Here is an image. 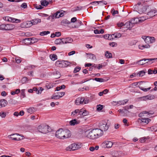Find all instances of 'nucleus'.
<instances>
[{
	"mask_svg": "<svg viewBox=\"0 0 157 157\" xmlns=\"http://www.w3.org/2000/svg\"><path fill=\"white\" fill-rule=\"evenodd\" d=\"M69 23V21L66 19L63 20L61 22V24L62 25H64L65 24H68Z\"/></svg>",
	"mask_w": 157,
	"mask_h": 157,
	"instance_id": "obj_41",
	"label": "nucleus"
},
{
	"mask_svg": "<svg viewBox=\"0 0 157 157\" xmlns=\"http://www.w3.org/2000/svg\"><path fill=\"white\" fill-rule=\"evenodd\" d=\"M70 64V63L67 61H57L56 63V66L62 67H67Z\"/></svg>",
	"mask_w": 157,
	"mask_h": 157,
	"instance_id": "obj_4",
	"label": "nucleus"
},
{
	"mask_svg": "<svg viewBox=\"0 0 157 157\" xmlns=\"http://www.w3.org/2000/svg\"><path fill=\"white\" fill-rule=\"evenodd\" d=\"M124 25L126 27L128 28H132L133 26L132 24H131L130 21L126 22L124 24Z\"/></svg>",
	"mask_w": 157,
	"mask_h": 157,
	"instance_id": "obj_23",
	"label": "nucleus"
},
{
	"mask_svg": "<svg viewBox=\"0 0 157 157\" xmlns=\"http://www.w3.org/2000/svg\"><path fill=\"white\" fill-rule=\"evenodd\" d=\"M53 74L56 76V78H59L60 77V72L58 71H54L53 72Z\"/></svg>",
	"mask_w": 157,
	"mask_h": 157,
	"instance_id": "obj_28",
	"label": "nucleus"
},
{
	"mask_svg": "<svg viewBox=\"0 0 157 157\" xmlns=\"http://www.w3.org/2000/svg\"><path fill=\"white\" fill-rule=\"evenodd\" d=\"M147 113H148V114H150L148 112H147L146 111H144L143 112L139 114V116L141 117L142 116H144V114Z\"/></svg>",
	"mask_w": 157,
	"mask_h": 157,
	"instance_id": "obj_57",
	"label": "nucleus"
},
{
	"mask_svg": "<svg viewBox=\"0 0 157 157\" xmlns=\"http://www.w3.org/2000/svg\"><path fill=\"white\" fill-rule=\"evenodd\" d=\"M148 128V130L151 131L156 132L157 131V126L156 125L153 126Z\"/></svg>",
	"mask_w": 157,
	"mask_h": 157,
	"instance_id": "obj_29",
	"label": "nucleus"
},
{
	"mask_svg": "<svg viewBox=\"0 0 157 157\" xmlns=\"http://www.w3.org/2000/svg\"><path fill=\"white\" fill-rule=\"evenodd\" d=\"M144 41L147 44L149 43H152L155 41V39L154 37L147 36L144 39Z\"/></svg>",
	"mask_w": 157,
	"mask_h": 157,
	"instance_id": "obj_9",
	"label": "nucleus"
},
{
	"mask_svg": "<svg viewBox=\"0 0 157 157\" xmlns=\"http://www.w3.org/2000/svg\"><path fill=\"white\" fill-rule=\"evenodd\" d=\"M103 132L98 128H95L91 131L87 135V137L92 139H95L102 136Z\"/></svg>",
	"mask_w": 157,
	"mask_h": 157,
	"instance_id": "obj_1",
	"label": "nucleus"
},
{
	"mask_svg": "<svg viewBox=\"0 0 157 157\" xmlns=\"http://www.w3.org/2000/svg\"><path fill=\"white\" fill-rule=\"evenodd\" d=\"M0 102L2 108L6 106L7 104V101L4 99L1 100L0 101Z\"/></svg>",
	"mask_w": 157,
	"mask_h": 157,
	"instance_id": "obj_19",
	"label": "nucleus"
},
{
	"mask_svg": "<svg viewBox=\"0 0 157 157\" xmlns=\"http://www.w3.org/2000/svg\"><path fill=\"white\" fill-rule=\"evenodd\" d=\"M138 87L140 89L144 91V92H147L151 88V87H149L147 88H144L142 87L141 86H138Z\"/></svg>",
	"mask_w": 157,
	"mask_h": 157,
	"instance_id": "obj_42",
	"label": "nucleus"
},
{
	"mask_svg": "<svg viewBox=\"0 0 157 157\" xmlns=\"http://www.w3.org/2000/svg\"><path fill=\"white\" fill-rule=\"evenodd\" d=\"M157 60V58L143 59L139 60L136 62V63L138 65H142L145 64H151L154 62L155 61Z\"/></svg>",
	"mask_w": 157,
	"mask_h": 157,
	"instance_id": "obj_2",
	"label": "nucleus"
},
{
	"mask_svg": "<svg viewBox=\"0 0 157 157\" xmlns=\"http://www.w3.org/2000/svg\"><path fill=\"white\" fill-rule=\"evenodd\" d=\"M88 57L89 59L92 60H96V59L95 55L91 53L88 54Z\"/></svg>",
	"mask_w": 157,
	"mask_h": 157,
	"instance_id": "obj_25",
	"label": "nucleus"
},
{
	"mask_svg": "<svg viewBox=\"0 0 157 157\" xmlns=\"http://www.w3.org/2000/svg\"><path fill=\"white\" fill-rule=\"evenodd\" d=\"M27 25H28L27 27H30L31 26H32L33 25V23L32 22V21L31 20V21H27Z\"/></svg>",
	"mask_w": 157,
	"mask_h": 157,
	"instance_id": "obj_56",
	"label": "nucleus"
},
{
	"mask_svg": "<svg viewBox=\"0 0 157 157\" xmlns=\"http://www.w3.org/2000/svg\"><path fill=\"white\" fill-rule=\"evenodd\" d=\"M99 127L100 128L99 129L103 132V131H105L107 130L109 128V126L107 125L106 122H105L104 123H100L99 124Z\"/></svg>",
	"mask_w": 157,
	"mask_h": 157,
	"instance_id": "obj_7",
	"label": "nucleus"
},
{
	"mask_svg": "<svg viewBox=\"0 0 157 157\" xmlns=\"http://www.w3.org/2000/svg\"><path fill=\"white\" fill-rule=\"evenodd\" d=\"M115 34H113L112 35H109V40H113L114 38Z\"/></svg>",
	"mask_w": 157,
	"mask_h": 157,
	"instance_id": "obj_60",
	"label": "nucleus"
},
{
	"mask_svg": "<svg viewBox=\"0 0 157 157\" xmlns=\"http://www.w3.org/2000/svg\"><path fill=\"white\" fill-rule=\"evenodd\" d=\"M94 80L99 82H102L105 81V80L104 79L101 78H95Z\"/></svg>",
	"mask_w": 157,
	"mask_h": 157,
	"instance_id": "obj_39",
	"label": "nucleus"
},
{
	"mask_svg": "<svg viewBox=\"0 0 157 157\" xmlns=\"http://www.w3.org/2000/svg\"><path fill=\"white\" fill-rule=\"evenodd\" d=\"M147 137H144L142 138H141L140 139V141L141 143H143L146 142V140H147Z\"/></svg>",
	"mask_w": 157,
	"mask_h": 157,
	"instance_id": "obj_47",
	"label": "nucleus"
},
{
	"mask_svg": "<svg viewBox=\"0 0 157 157\" xmlns=\"http://www.w3.org/2000/svg\"><path fill=\"white\" fill-rule=\"evenodd\" d=\"M73 41V40L71 37L63 38V44H70Z\"/></svg>",
	"mask_w": 157,
	"mask_h": 157,
	"instance_id": "obj_12",
	"label": "nucleus"
},
{
	"mask_svg": "<svg viewBox=\"0 0 157 157\" xmlns=\"http://www.w3.org/2000/svg\"><path fill=\"white\" fill-rule=\"evenodd\" d=\"M150 47V46L148 44L145 45H139V48L141 49H143L144 48H148Z\"/></svg>",
	"mask_w": 157,
	"mask_h": 157,
	"instance_id": "obj_32",
	"label": "nucleus"
},
{
	"mask_svg": "<svg viewBox=\"0 0 157 157\" xmlns=\"http://www.w3.org/2000/svg\"><path fill=\"white\" fill-rule=\"evenodd\" d=\"M71 132L68 129H65L63 139L68 138L71 137Z\"/></svg>",
	"mask_w": 157,
	"mask_h": 157,
	"instance_id": "obj_13",
	"label": "nucleus"
},
{
	"mask_svg": "<svg viewBox=\"0 0 157 157\" xmlns=\"http://www.w3.org/2000/svg\"><path fill=\"white\" fill-rule=\"evenodd\" d=\"M57 94V95H60L61 96H62V97L64 96V95L65 94V93L64 92H59L56 93H55V94Z\"/></svg>",
	"mask_w": 157,
	"mask_h": 157,
	"instance_id": "obj_59",
	"label": "nucleus"
},
{
	"mask_svg": "<svg viewBox=\"0 0 157 157\" xmlns=\"http://www.w3.org/2000/svg\"><path fill=\"white\" fill-rule=\"evenodd\" d=\"M39 88V90H38V89L37 92H36V94H40L41 93L42 91L44 90V89L42 87H40Z\"/></svg>",
	"mask_w": 157,
	"mask_h": 157,
	"instance_id": "obj_53",
	"label": "nucleus"
},
{
	"mask_svg": "<svg viewBox=\"0 0 157 157\" xmlns=\"http://www.w3.org/2000/svg\"><path fill=\"white\" fill-rule=\"evenodd\" d=\"M103 144L106 146L107 148H110L112 147L113 144L110 141H106L103 143Z\"/></svg>",
	"mask_w": 157,
	"mask_h": 157,
	"instance_id": "obj_15",
	"label": "nucleus"
},
{
	"mask_svg": "<svg viewBox=\"0 0 157 157\" xmlns=\"http://www.w3.org/2000/svg\"><path fill=\"white\" fill-rule=\"evenodd\" d=\"M6 30H11L13 29L15 26L11 24H8L6 25Z\"/></svg>",
	"mask_w": 157,
	"mask_h": 157,
	"instance_id": "obj_18",
	"label": "nucleus"
},
{
	"mask_svg": "<svg viewBox=\"0 0 157 157\" xmlns=\"http://www.w3.org/2000/svg\"><path fill=\"white\" fill-rule=\"evenodd\" d=\"M37 129L38 131L43 133H46L51 131L50 128L46 124H41L38 126Z\"/></svg>",
	"mask_w": 157,
	"mask_h": 157,
	"instance_id": "obj_3",
	"label": "nucleus"
},
{
	"mask_svg": "<svg viewBox=\"0 0 157 157\" xmlns=\"http://www.w3.org/2000/svg\"><path fill=\"white\" fill-rule=\"evenodd\" d=\"M80 115L79 116L77 117L78 119L79 118H83L84 116H87L89 114V112L83 109H80Z\"/></svg>",
	"mask_w": 157,
	"mask_h": 157,
	"instance_id": "obj_8",
	"label": "nucleus"
},
{
	"mask_svg": "<svg viewBox=\"0 0 157 157\" xmlns=\"http://www.w3.org/2000/svg\"><path fill=\"white\" fill-rule=\"evenodd\" d=\"M50 33V32L49 31H44L41 32L40 33V35L41 36H43L48 34H49Z\"/></svg>",
	"mask_w": 157,
	"mask_h": 157,
	"instance_id": "obj_38",
	"label": "nucleus"
},
{
	"mask_svg": "<svg viewBox=\"0 0 157 157\" xmlns=\"http://www.w3.org/2000/svg\"><path fill=\"white\" fill-rule=\"evenodd\" d=\"M83 8L82 6H78L76 7V9H75L73 10V11H79L82 9Z\"/></svg>",
	"mask_w": 157,
	"mask_h": 157,
	"instance_id": "obj_52",
	"label": "nucleus"
},
{
	"mask_svg": "<svg viewBox=\"0 0 157 157\" xmlns=\"http://www.w3.org/2000/svg\"><path fill=\"white\" fill-rule=\"evenodd\" d=\"M78 122L77 121L76 119L72 120L70 121L69 124L71 125H75L78 124Z\"/></svg>",
	"mask_w": 157,
	"mask_h": 157,
	"instance_id": "obj_24",
	"label": "nucleus"
},
{
	"mask_svg": "<svg viewBox=\"0 0 157 157\" xmlns=\"http://www.w3.org/2000/svg\"><path fill=\"white\" fill-rule=\"evenodd\" d=\"M21 7L22 8L25 9L27 8V5L26 3H23L22 5H21Z\"/></svg>",
	"mask_w": 157,
	"mask_h": 157,
	"instance_id": "obj_61",
	"label": "nucleus"
},
{
	"mask_svg": "<svg viewBox=\"0 0 157 157\" xmlns=\"http://www.w3.org/2000/svg\"><path fill=\"white\" fill-rule=\"evenodd\" d=\"M62 97V96L60 95H57L56 94H55V93L52 96V99H59V98Z\"/></svg>",
	"mask_w": 157,
	"mask_h": 157,
	"instance_id": "obj_30",
	"label": "nucleus"
},
{
	"mask_svg": "<svg viewBox=\"0 0 157 157\" xmlns=\"http://www.w3.org/2000/svg\"><path fill=\"white\" fill-rule=\"evenodd\" d=\"M151 121L150 119L148 118H142L141 121L144 123L148 124L149 123V121Z\"/></svg>",
	"mask_w": 157,
	"mask_h": 157,
	"instance_id": "obj_37",
	"label": "nucleus"
},
{
	"mask_svg": "<svg viewBox=\"0 0 157 157\" xmlns=\"http://www.w3.org/2000/svg\"><path fill=\"white\" fill-rule=\"evenodd\" d=\"M81 99L80 97H78L77 98L75 101V104L77 105H79L81 104V102L80 101V100Z\"/></svg>",
	"mask_w": 157,
	"mask_h": 157,
	"instance_id": "obj_40",
	"label": "nucleus"
},
{
	"mask_svg": "<svg viewBox=\"0 0 157 157\" xmlns=\"http://www.w3.org/2000/svg\"><path fill=\"white\" fill-rule=\"evenodd\" d=\"M19 136L18 134H13L10 135V138L14 140H20L21 139L18 137Z\"/></svg>",
	"mask_w": 157,
	"mask_h": 157,
	"instance_id": "obj_14",
	"label": "nucleus"
},
{
	"mask_svg": "<svg viewBox=\"0 0 157 157\" xmlns=\"http://www.w3.org/2000/svg\"><path fill=\"white\" fill-rule=\"evenodd\" d=\"M36 110V109L33 107H30L27 109V112L30 114L33 113Z\"/></svg>",
	"mask_w": 157,
	"mask_h": 157,
	"instance_id": "obj_21",
	"label": "nucleus"
},
{
	"mask_svg": "<svg viewBox=\"0 0 157 157\" xmlns=\"http://www.w3.org/2000/svg\"><path fill=\"white\" fill-rule=\"evenodd\" d=\"M41 4L42 6H46L49 4V2L46 0H44L41 1Z\"/></svg>",
	"mask_w": 157,
	"mask_h": 157,
	"instance_id": "obj_35",
	"label": "nucleus"
},
{
	"mask_svg": "<svg viewBox=\"0 0 157 157\" xmlns=\"http://www.w3.org/2000/svg\"><path fill=\"white\" fill-rule=\"evenodd\" d=\"M10 22H12L20 23L21 20L19 19H15L13 18L10 17Z\"/></svg>",
	"mask_w": 157,
	"mask_h": 157,
	"instance_id": "obj_26",
	"label": "nucleus"
},
{
	"mask_svg": "<svg viewBox=\"0 0 157 157\" xmlns=\"http://www.w3.org/2000/svg\"><path fill=\"white\" fill-rule=\"evenodd\" d=\"M64 130L60 128L57 130L56 133V136L59 139H63Z\"/></svg>",
	"mask_w": 157,
	"mask_h": 157,
	"instance_id": "obj_6",
	"label": "nucleus"
},
{
	"mask_svg": "<svg viewBox=\"0 0 157 157\" xmlns=\"http://www.w3.org/2000/svg\"><path fill=\"white\" fill-rule=\"evenodd\" d=\"M35 7L37 10H40L43 7L40 5L37 6L36 5L35 6Z\"/></svg>",
	"mask_w": 157,
	"mask_h": 157,
	"instance_id": "obj_63",
	"label": "nucleus"
},
{
	"mask_svg": "<svg viewBox=\"0 0 157 157\" xmlns=\"http://www.w3.org/2000/svg\"><path fill=\"white\" fill-rule=\"evenodd\" d=\"M128 99H125L123 100L118 101L117 103V104L119 105H124V104H126L128 102Z\"/></svg>",
	"mask_w": 157,
	"mask_h": 157,
	"instance_id": "obj_20",
	"label": "nucleus"
},
{
	"mask_svg": "<svg viewBox=\"0 0 157 157\" xmlns=\"http://www.w3.org/2000/svg\"><path fill=\"white\" fill-rule=\"evenodd\" d=\"M147 14L151 17H153L157 15V11L155 10H151L147 13Z\"/></svg>",
	"mask_w": 157,
	"mask_h": 157,
	"instance_id": "obj_16",
	"label": "nucleus"
},
{
	"mask_svg": "<svg viewBox=\"0 0 157 157\" xmlns=\"http://www.w3.org/2000/svg\"><path fill=\"white\" fill-rule=\"evenodd\" d=\"M114 34H115V35L114 36V38H119L121 37V35L120 33H114Z\"/></svg>",
	"mask_w": 157,
	"mask_h": 157,
	"instance_id": "obj_50",
	"label": "nucleus"
},
{
	"mask_svg": "<svg viewBox=\"0 0 157 157\" xmlns=\"http://www.w3.org/2000/svg\"><path fill=\"white\" fill-rule=\"evenodd\" d=\"M103 105H99L97 106V109L98 111H100L103 109Z\"/></svg>",
	"mask_w": 157,
	"mask_h": 157,
	"instance_id": "obj_46",
	"label": "nucleus"
},
{
	"mask_svg": "<svg viewBox=\"0 0 157 157\" xmlns=\"http://www.w3.org/2000/svg\"><path fill=\"white\" fill-rule=\"evenodd\" d=\"M33 25H35L41 22V19L39 18H36L32 20Z\"/></svg>",
	"mask_w": 157,
	"mask_h": 157,
	"instance_id": "obj_22",
	"label": "nucleus"
},
{
	"mask_svg": "<svg viewBox=\"0 0 157 157\" xmlns=\"http://www.w3.org/2000/svg\"><path fill=\"white\" fill-rule=\"evenodd\" d=\"M51 59L52 60H55L57 59V55L55 54H51L50 55Z\"/></svg>",
	"mask_w": 157,
	"mask_h": 157,
	"instance_id": "obj_34",
	"label": "nucleus"
},
{
	"mask_svg": "<svg viewBox=\"0 0 157 157\" xmlns=\"http://www.w3.org/2000/svg\"><path fill=\"white\" fill-rule=\"evenodd\" d=\"M25 89H22L21 90V94L23 96V98H24L25 97Z\"/></svg>",
	"mask_w": 157,
	"mask_h": 157,
	"instance_id": "obj_55",
	"label": "nucleus"
},
{
	"mask_svg": "<svg viewBox=\"0 0 157 157\" xmlns=\"http://www.w3.org/2000/svg\"><path fill=\"white\" fill-rule=\"evenodd\" d=\"M28 81V78L26 77H24L21 79V82L22 84H24L26 83Z\"/></svg>",
	"mask_w": 157,
	"mask_h": 157,
	"instance_id": "obj_33",
	"label": "nucleus"
},
{
	"mask_svg": "<svg viewBox=\"0 0 157 157\" xmlns=\"http://www.w3.org/2000/svg\"><path fill=\"white\" fill-rule=\"evenodd\" d=\"M6 115V113L5 112L2 111L0 112V116L2 118H5Z\"/></svg>",
	"mask_w": 157,
	"mask_h": 157,
	"instance_id": "obj_43",
	"label": "nucleus"
},
{
	"mask_svg": "<svg viewBox=\"0 0 157 157\" xmlns=\"http://www.w3.org/2000/svg\"><path fill=\"white\" fill-rule=\"evenodd\" d=\"M45 86L48 89H49L53 87V85L50 83H48L46 84Z\"/></svg>",
	"mask_w": 157,
	"mask_h": 157,
	"instance_id": "obj_44",
	"label": "nucleus"
},
{
	"mask_svg": "<svg viewBox=\"0 0 157 157\" xmlns=\"http://www.w3.org/2000/svg\"><path fill=\"white\" fill-rule=\"evenodd\" d=\"M81 147L80 146L75 143H73L67 147L66 148V150L67 151H75L79 149Z\"/></svg>",
	"mask_w": 157,
	"mask_h": 157,
	"instance_id": "obj_5",
	"label": "nucleus"
},
{
	"mask_svg": "<svg viewBox=\"0 0 157 157\" xmlns=\"http://www.w3.org/2000/svg\"><path fill=\"white\" fill-rule=\"evenodd\" d=\"M117 25L118 27H122L124 25V24L123 22H119L117 23Z\"/></svg>",
	"mask_w": 157,
	"mask_h": 157,
	"instance_id": "obj_54",
	"label": "nucleus"
},
{
	"mask_svg": "<svg viewBox=\"0 0 157 157\" xmlns=\"http://www.w3.org/2000/svg\"><path fill=\"white\" fill-rule=\"evenodd\" d=\"M81 69V67H76L74 69L73 71L74 73H75L78 72Z\"/></svg>",
	"mask_w": 157,
	"mask_h": 157,
	"instance_id": "obj_49",
	"label": "nucleus"
},
{
	"mask_svg": "<svg viewBox=\"0 0 157 157\" xmlns=\"http://www.w3.org/2000/svg\"><path fill=\"white\" fill-rule=\"evenodd\" d=\"M80 109H76L74 111H73L71 112V116L72 117H77L80 115Z\"/></svg>",
	"mask_w": 157,
	"mask_h": 157,
	"instance_id": "obj_11",
	"label": "nucleus"
},
{
	"mask_svg": "<svg viewBox=\"0 0 157 157\" xmlns=\"http://www.w3.org/2000/svg\"><path fill=\"white\" fill-rule=\"evenodd\" d=\"M103 37L105 39L109 40V34H106L103 36Z\"/></svg>",
	"mask_w": 157,
	"mask_h": 157,
	"instance_id": "obj_64",
	"label": "nucleus"
},
{
	"mask_svg": "<svg viewBox=\"0 0 157 157\" xmlns=\"http://www.w3.org/2000/svg\"><path fill=\"white\" fill-rule=\"evenodd\" d=\"M111 13L113 16H114L116 14L118 13V10H115L114 9H112L111 10Z\"/></svg>",
	"mask_w": 157,
	"mask_h": 157,
	"instance_id": "obj_48",
	"label": "nucleus"
},
{
	"mask_svg": "<svg viewBox=\"0 0 157 157\" xmlns=\"http://www.w3.org/2000/svg\"><path fill=\"white\" fill-rule=\"evenodd\" d=\"M105 56L107 58H110L112 57V54L111 53L109 52L108 51L106 52L105 54Z\"/></svg>",
	"mask_w": 157,
	"mask_h": 157,
	"instance_id": "obj_31",
	"label": "nucleus"
},
{
	"mask_svg": "<svg viewBox=\"0 0 157 157\" xmlns=\"http://www.w3.org/2000/svg\"><path fill=\"white\" fill-rule=\"evenodd\" d=\"M145 73V72L144 71H141L138 73L137 75H138L139 76L142 77L144 75Z\"/></svg>",
	"mask_w": 157,
	"mask_h": 157,
	"instance_id": "obj_45",
	"label": "nucleus"
},
{
	"mask_svg": "<svg viewBox=\"0 0 157 157\" xmlns=\"http://www.w3.org/2000/svg\"><path fill=\"white\" fill-rule=\"evenodd\" d=\"M3 19L5 21L10 22V17L9 16L5 17H3Z\"/></svg>",
	"mask_w": 157,
	"mask_h": 157,
	"instance_id": "obj_62",
	"label": "nucleus"
},
{
	"mask_svg": "<svg viewBox=\"0 0 157 157\" xmlns=\"http://www.w3.org/2000/svg\"><path fill=\"white\" fill-rule=\"evenodd\" d=\"M151 96L148 95L142 97L141 98L143 100H146L147 99H151Z\"/></svg>",
	"mask_w": 157,
	"mask_h": 157,
	"instance_id": "obj_36",
	"label": "nucleus"
},
{
	"mask_svg": "<svg viewBox=\"0 0 157 157\" xmlns=\"http://www.w3.org/2000/svg\"><path fill=\"white\" fill-rule=\"evenodd\" d=\"M55 43L56 44H63V38H59L56 39L55 41Z\"/></svg>",
	"mask_w": 157,
	"mask_h": 157,
	"instance_id": "obj_27",
	"label": "nucleus"
},
{
	"mask_svg": "<svg viewBox=\"0 0 157 157\" xmlns=\"http://www.w3.org/2000/svg\"><path fill=\"white\" fill-rule=\"evenodd\" d=\"M34 40V39H33V38H28L23 39V41L26 44L28 45L31 43H33L35 42V41H33Z\"/></svg>",
	"mask_w": 157,
	"mask_h": 157,
	"instance_id": "obj_10",
	"label": "nucleus"
},
{
	"mask_svg": "<svg viewBox=\"0 0 157 157\" xmlns=\"http://www.w3.org/2000/svg\"><path fill=\"white\" fill-rule=\"evenodd\" d=\"M0 29L1 30H6V27L5 24H2L0 25Z\"/></svg>",
	"mask_w": 157,
	"mask_h": 157,
	"instance_id": "obj_51",
	"label": "nucleus"
},
{
	"mask_svg": "<svg viewBox=\"0 0 157 157\" xmlns=\"http://www.w3.org/2000/svg\"><path fill=\"white\" fill-rule=\"evenodd\" d=\"M60 13V12L58 11H57L54 14L55 17L56 18H59V17H58L59 15L58 14Z\"/></svg>",
	"mask_w": 157,
	"mask_h": 157,
	"instance_id": "obj_58",
	"label": "nucleus"
},
{
	"mask_svg": "<svg viewBox=\"0 0 157 157\" xmlns=\"http://www.w3.org/2000/svg\"><path fill=\"white\" fill-rule=\"evenodd\" d=\"M142 20L139 19L138 18H135L130 20L131 24L133 25V24H137L138 22H141Z\"/></svg>",
	"mask_w": 157,
	"mask_h": 157,
	"instance_id": "obj_17",
	"label": "nucleus"
}]
</instances>
